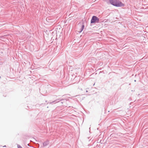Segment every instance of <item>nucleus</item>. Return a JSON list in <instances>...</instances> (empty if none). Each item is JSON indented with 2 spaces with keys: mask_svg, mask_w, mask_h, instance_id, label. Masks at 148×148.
I'll use <instances>...</instances> for the list:
<instances>
[{
  "mask_svg": "<svg viewBox=\"0 0 148 148\" xmlns=\"http://www.w3.org/2000/svg\"><path fill=\"white\" fill-rule=\"evenodd\" d=\"M69 100H66L65 99H61L59 100V99H57L56 100L52 102H48L47 104L49 103L50 104H53L54 103H58L60 104H61L62 105L65 107L67 106V104L69 103Z\"/></svg>",
  "mask_w": 148,
  "mask_h": 148,
  "instance_id": "f257e3e1",
  "label": "nucleus"
},
{
  "mask_svg": "<svg viewBox=\"0 0 148 148\" xmlns=\"http://www.w3.org/2000/svg\"><path fill=\"white\" fill-rule=\"evenodd\" d=\"M110 3L116 7H124V4L119 0H109Z\"/></svg>",
  "mask_w": 148,
  "mask_h": 148,
  "instance_id": "f03ea898",
  "label": "nucleus"
},
{
  "mask_svg": "<svg viewBox=\"0 0 148 148\" xmlns=\"http://www.w3.org/2000/svg\"><path fill=\"white\" fill-rule=\"evenodd\" d=\"M99 19L96 16H94L92 17L90 23H99Z\"/></svg>",
  "mask_w": 148,
  "mask_h": 148,
  "instance_id": "7ed1b4c3",
  "label": "nucleus"
},
{
  "mask_svg": "<svg viewBox=\"0 0 148 148\" xmlns=\"http://www.w3.org/2000/svg\"><path fill=\"white\" fill-rule=\"evenodd\" d=\"M84 24H83L82 25L81 28L80 29V31L79 32V33H81L82 32L84 28Z\"/></svg>",
  "mask_w": 148,
  "mask_h": 148,
  "instance_id": "20e7f679",
  "label": "nucleus"
},
{
  "mask_svg": "<svg viewBox=\"0 0 148 148\" xmlns=\"http://www.w3.org/2000/svg\"><path fill=\"white\" fill-rule=\"evenodd\" d=\"M18 148H22V147L20 145H18Z\"/></svg>",
  "mask_w": 148,
  "mask_h": 148,
  "instance_id": "39448f33",
  "label": "nucleus"
},
{
  "mask_svg": "<svg viewBox=\"0 0 148 148\" xmlns=\"http://www.w3.org/2000/svg\"><path fill=\"white\" fill-rule=\"evenodd\" d=\"M81 90H82V88H81Z\"/></svg>",
  "mask_w": 148,
  "mask_h": 148,
  "instance_id": "423d86ee",
  "label": "nucleus"
},
{
  "mask_svg": "<svg viewBox=\"0 0 148 148\" xmlns=\"http://www.w3.org/2000/svg\"><path fill=\"white\" fill-rule=\"evenodd\" d=\"M134 81H135V82H136V80H135Z\"/></svg>",
  "mask_w": 148,
  "mask_h": 148,
  "instance_id": "0eeeda50",
  "label": "nucleus"
}]
</instances>
